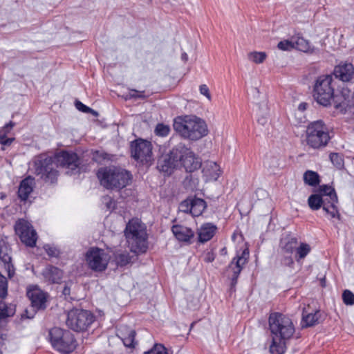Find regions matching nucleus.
I'll return each instance as SVG.
<instances>
[{"label": "nucleus", "instance_id": "nucleus-1", "mask_svg": "<svg viewBox=\"0 0 354 354\" xmlns=\"http://www.w3.org/2000/svg\"><path fill=\"white\" fill-rule=\"evenodd\" d=\"M80 159L76 153L63 151L55 156L40 154L33 160L34 173L46 183L54 184L57 180L59 166L74 175L80 172Z\"/></svg>", "mask_w": 354, "mask_h": 354}, {"label": "nucleus", "instance_id": "nucleus-2", "mask_svg": "<svg viewBox=\"0 0 354 354\" xmlns=\"http://www.w3.org/2000/svg\"><path fill=\"white\" fill-rule=\"evenodd\" d=\"M173 127L182 138L192 141L198 140L208 133L205 122L196 115H185L175 118Z\"/></svg>", "mask_w": 354, "mask_h": 354}, {"label": "nucleus", "instance_id": "nucleus-3", "mask_svg": "<svg viewBox=\"0 0 354 354\" xmlns=\"http://www.w3.org/2000/svg\"><path fill=\"white\" fill-rule=\"evenodd\" d=\"M101 185L107 189L120 190L125 187L131 180V173L115 167H101L97 172Z\"/></svg>", "mask_w": 354, "mask_h": 354}, {"label": "nucleus", "instance_id": "nucleus-4", "mask_svg": "<svg viewBox=\"0 0 354 354\" xmlns=\"http://www.w3.org/2000/svg\"><path fill=\"white\" fill-rule=\"evenodd\" d=\"M124 235L132 252L145 253L147 250V234L146 227L138 218L129 220L124 230Z\"/></svg>", "mask_w": 354, "mask_h": 354}, {"label": "nucleus", "instance_id": "nucleus-5", "mask_svg": "<svg viewBox=\"0 0 354 354\" xmlns=\"http://www.w3.org/2000/svg\"><path fill=\"white\" fill-rule=\"evenodd\" d=\"M328 129L321 120L310 122L306 129V145L313 149L325 148L330 140Z\"/></svg>", "mask_w": 354, "mask_h": 354}, {"label": "nucleus", "instance_id": "nucleus-6", "mask_svg": "<svg viewBox=\"0 0 354 354\" xmlns=\"http://www.w3.org/2000/svg\"><path fill=\"white\" fill-rule=\"evenodd\" d=\"M332 83L333 77L330 75H322L317 79L313 88V97L320 105L327 106L333 100L335 107V101L339 102L338 95L334 93Z\"/></svg>", "mask_w": 354, "mask_h": 354}, {"label": "nucleus", "instance_id": "nucleus-7", "mask_svg": "<svg viewBox=\"0 0 354 354\" xmlns=\"http://www.w3.org/2000/svg\"><path fill=\"white\" fill-rule=\"evenodd\" d=\"M269 328L272 337L290 339L295 332L292 319L280 313L270 315L268 319Z\"/></svg>", "mask_w": 354, "mask_h": 354}, {"label": "nucleus", "instance_id": "nucleus-8", "mask_svg": "<svg viewBox=\"0 0 354 354\" xmlns=\"http://www.w3.org/2000/svg\"><path fill=\"white\" fill-rule=\"evenodd\" d=\"M49 339L52 346L60 353L69 354L76 348L74 335L67 330L58 327L51 328L49 330Z\"/></svg>", "mask_w": 354, "mask_h": 354}, {"label": "nucleus", "instance_id": "nucleus-9", "mask_svg": "<svg viewBox=\"0 0 354 354\" xmlns=\"http://www.w3.org/2000/svg\"><path fill=\"white\" fill-rule=\"evenodd\" d=\"M95 321L94 315L89 310L73 308L67 314L66 324L71 330L76 332H83Z\"/></svg>", "mask_w": 354, "mask_h": 354}, {"label": "nucleus", "instance_id": "nucleus-10", "mask_svg": "<svg viewBox=\"0 0 354 354\" xmlns=\"http://www.w3.org/2000/svg\"><path fill=\"white\" fill-rule=\"evenodd\" d=\"M178 169L192 173L201 167V158L182 142L178 143Z\"/></svg>", "mask_w": 354, "mask_h": 354}, {"label": "nucleus", "instance_id": "nucleus-11", "mask_svg": "<svg viewBox=\"0 0 354 354\" xmlns=\"http://www.w3.org/2000/svg\"><path fill=\"white\" fill-rule=\"evenodd\" d=\"M110 257L103 249L91 248L86 254L88 267L95 272H103L107 268Z\"/></svg>", "mask_w": 354, "mask_h": 354}, {"label": "nucleus", "instance_id": "nucleus-12", "mask_svg": "<svg viewBox=\"0 0 354 354\" xmlns=\"http://www.w3.org/2000/svg\"><path fill=\"white\" fill-rule=\"evenodd\" d=\"M178 144L167 153L162 154L158 159L157 169L165 176H170L178 169Z\"/></svg>", "mask_w": 354, "mask_h": 354}, {"label": "nucleus", "instance_id": "nucleus-13", "mask_svg": "<svg viewBox=\"0 0 354 354\" xmlns=\"http://www.w3.org/2000/svg\"><path fill=\"white\" fill-rule=\"evenodd\" d=\"M131 157L142 163H148L152 159V144L146 140L138 138L130 145Z\"/></svg>", "mask_w": 354, "mask_h": 354}, {"label": "nucleus", "instance_id": "nucleus-14", "mask_svg": "<svg viewBox=\"0 0 354 354\" xmlns=\"http://www.w3.org/2000/svg\"><path fill=\"white\" fill-rule=\"evenodd\" d=\"M15 233L19 236L21 241L28 247L36 245L37 235L32 225L25 219H19L15 225Z\"/></svg>", "mask_w": 354, "mask_h": 354}, {"label": "nucleus", "instance_id": "nucleus-15", "mask_svg": "<svg viewBox=\"0 0 354 354\" xmlns=\"http://www.w3.org/2000/svg\"><path fill=\"white\" fill-rule=\"evenodd\" d=\"M249 250L244 249L241 254L237 253L228 265L227 269L232 272L231 286L234 287L238 281V278L243 266L248 263L249 259Z\"/></svg>", "mask_w": 354, "mask_h": 354}, {"label": "nucleus", "instance_id": "nucleus-16", "mask_svg": "<svg viewBox=\"0 0 354 354\" xmlns=\"http://www.w3.org/2000/svg\"><path fill=\"white\" fill-rule=\"evenodd\" d=\"M26 295L31 302V307L35 311L44 310L46 308L48 294L41 290L38 286L28 287Z\"/></svg>", "mask_w": 354, "mask_h": 354}, {"label": "nucleus", "instance_id": "nucleus-17", "mask_svg": "<svg viewBox=\"0 0 354 354\" xmlns=\"http://www.w3.org/2000/svg\"><path fill=\"white\" fill-rule=\"evenodd\" d=\"M11 252L12 249L6 240L1 239L0 240V263L3 264L10 279L15 274V268L12 263Z\"/></svg>", "mask_w": 354, "mask_h": 354}, {"label": "nucleus", "instance_id": "nucleus-18", "mask_svg": "<svg viewBox=\"0 0 354 354\" xmlns=\"http://www.w3.org/2000/svg\"><path fill=\"white\" fill-rule=\"evenodd\" d=\"M333 74L342 82L351 83L354 80V66L349 62H341L335 67Z\"/></svg>", "mask_w": 354, "mask_h": 354}, {"label": "nucleus", "instance_id": "nucleus-19", "mask_svg": "<svg viewBox=\"0 0 354 354\" xmlns=\"http://www.w3.org/2000/svg\"><path fill=\"white\" fill-rule=\"evenodd\" d=\"M41 274L48 283H59L63 277V272L61 269L52 265H48L42 270Z\"/></svg>", "mask_w": 354, "mask_h": 354}, {"label": "nucleus", "instance_id": "nucleus-20", "mask_svg": "<svg viewBox=\"0 0 354 354\" xmlns=\"http://www.w3.org/2000/svg\"><path fill=\"white\" fill-rule=\"evenodd\" d=\"M171 232L175 238L180 242L189 243L194 236V231L183 225H174L171 227Z\"/></svg>", "mask_w": 354, "mask_h": 354}, {"label": "nucleus", "instance_id": "nucleus-21", "mask_svg": "<svg viewBox=\"0 0 354 354\" xmlns=\"http://www.w3.org/2000/svg\"><path fill=\"white\" fill-rule=\"evenodd\" d=\"M217 230V227L216 225L212 223H205L203 224L198 229V241L201 243H204L205 242L211 240L216 232Z\"/></svg>", "mask_w": 354, "mask_h": 354}, {"label": "nucleus", "instance_id": "nucleus-22", "mask_svg": "<svg viewBox=\"0 0 354 354\" xmlns=\"http://www.w3.org/2000/svg\"><path fill=\"white\" fill-rule=\"evenodd\" d=\"M298 244V239L296 236L287 234L280 239L279 250L286 253L294 254Z\"/></svg>", "mask_w": 354, "mask_h": 354}, {"label": "nucleus", "instance_id": "nucleus-23", "mask_svg": "<svg viewBox=\"0 0 354 354\" xmlns=\"http://www.w3.org/2000/svg\"><path fill=\"white\" fill-rule=\"evenodd\" d=\"M337 197H336V200L333 198V197L330 198L323 197V204H322V207L326 214L329 215L331 218L340 219V214L337 206Z\"/></svg>", "mask_w": 354, "mask_h": 354}, {"label": "nucleus", "instance_id": "nucleus-24", "mask_svg": "<svg viewBox=\"0 0 354 354\" xmlns=\"http://www.w3.org/2000/svg\"><path fill=\"white\" fill-rule=\"evenodd\" d=\"M33 190V178L30 177L26 178L20 183L18 189V197L21 201H26L30 194Z\"/></svg>", "mask_w": 354, "mask_h": 354}, {"label": "nucleus", "instance_id": "nucleus-25", "mask_svg": "<svg viewBox=\"0 0 354 354\" xmlns=\"http://www.w3.org/2000/svg\"><path fill=\"white\" fill-rule=\"evenodd\" d=\"M320 317V310H315L314 313L308 314H305L304 312L301 319V326L305 328L313 326L319 324Z\"/></svg>", "mask_w": 354, "mask_h": 354}, {"label": "nucleus", "instance_id": "nucleus-26", "mask_svg": "<svg viewBox=\"0 0 354 354\" xmlns=\"http://www.w3.org/2000/svg\"><path fill=\"white\" fill-rule=\"evenodd\" d=\"M191 209L193 216H198L202 214L207 207L206 202L200 198H191Z\"/></svg>", "mask_w": 354, "mask_h": 354}, {"label": "nucleus", "instance_id": "nucleus-27", "mask_svg": "<svg viewBox=\"0 0 354 354\" xmlns=\"http://www.w3.org/2000/svg\"><path fill=\"white\" fill-rule=\"evenodd\" d=\"M288 339H282L279 337H272V343L270 346V352L271 354H284L286 351V342Z\"/></svg>", "mask_w": 354, "mask_h": 354}, {"label": "nucleus", "instance_id": "nucleus-28", "mask_svg": "<svg viewBox=\"0 0 354 354\" xmlns=\"http://www.w3.org/2000/svg\"><path fill=\"white\" fill-rule=\"evenodd\" d=\"M311 251V247L306 243H300L297 245L295 258L297 262L304 259Z\"/></svg>", "mask_w": 354, "mask_h": 354}, {"label": "nucleus", "instance_id": "nucleus-29", "mask_svg": "<svg viewBox=\"0 0 354 354\" xmlns=\"http://www.w3.org/2000/svg\"><path fill=\"white\" fill-rule=\"evenodd\" d=\"M278 259L283 266L293 268L295 261L292 253H286L278 250Z\"/></svg>", "mask_w": 354, "mask_h": 354}, {"label": "nucleus", "instance_id": "nucleus-30", "mask_svg": "<svg viewBox=\"0 0 354 354\" xmlns=\"http://www.w3.org/2000/svg\"><path fill=\"white\" fill-rule=\"evenodd\" d=\"M92 156L93 160L100 164L112 160L113 157V155L103 150H96L92 153Z\"/></svg>", "mask_w": 354, "mask_h": 354}, {"label": "nucleus", "instance_id": "nucleus-31", "mask_svg": "<svg viewBox=\"0 0 354 354\" xmlns=\"http://www.w3.org/2000/svg\"><path fill=\"white\" fill-rule=\"evenodd\" d=\"M304 180L306 184L316 186L319 183V176L315 171L308 170L304 174Z\"/></svg>", "mask_w": 354, "mask_h": 354}, {"label": "nucleus", "instance_id": "nucleus-32", "mask_svg": "<svg viewBox=\"0 0 354 354\" xmlns=\"http://www.w3.org/2000/svg\"><path fill=\"white\" fill-rule=\"evenodd\" d=\"M308 203L312 210H318L323 204V196L318 194H311L308 198Z\"/></svg>", "mask_w": 354, "mask_h": 354}, {"label": "nucleus", "instance_id": "nucleus-33", "mask_svg": "<svg viewBox=\"0 0 354 354\" xmlns=\"http://www.w3.org/2000/svg\"><path fill=\"white\" fill-rule=\"evenodd\" d=\"M296 45L298 49L304 53H313L315 52L314 46H311L309 41L303 37H299L296 41Z\"/></svg>", "mask_w": 354, "mask_h": 354}, {"label": "nucleus", "instance_id": "nucleus-34", "mask_svg": "<svg viewBox=\"0 0 354 354\" xmlns=\"http://www.w3.org/2000/svg\"><path fill=\"white\" fill-rule=\"evenodd\" d=\"M209 167L212 169V172H209V169L205 168L203 169V173L210 179V180H217L218 178L221 175V171L219 169V166L214 162H211L209 165Z\"/></svg>", "mask_w": 354, "mask_h": 354}, {"label": "nucleus", "instance_id": "nucleus-35", "mask_svg": "<svg viewBox=\"0 0 354 354\" xmlns=\"http://www.w3.org/2000/svg\"><path fill=\"white\" fill-rule=\"evenodd\" d=\"M319 193L318 194L324 198H330L333 197V198L336 200V197H337L335 189L328 185H320L319 187Z\"/></svg>", "mask_w": 354, "mask_h": 354}, {"label": "nucleus", "instance_id": "nucleus-36", "mask_svg": "<svg viewBox=\"0 0 354 354\" xmlns=\"http://www.w3.org/2000/svg\"><path fill=\"white\" fill-rule=\"evenodd\" d=\"M131 260V257L128 252H122L115 254V261L118 266L124 267L128 265Z\"/></svg>", "mask_w": 354, "mask_h": 354}, {"label": "nucleus", "instance_id": "nucleus-37", "mask_svg": "<svg viewBox=\"0 0 354 354\" xmlns=\"http://www.w3.org/2000/svg\"><path fill=\"white\" fill-rule=\"evenodd\" d=\"M329 158L333 165L338 169H341L344 167V158L339 153H331Z\"/></svg>", "mask_w": 354, "mask_h": 354}, {"label": "nucleus", "instance_id": "nucleus-38", "mask_svg": "<svg viewBox=\"0 0 354 354\" xmlns=\"http://www.w3.org/2000/svg\"><path fill=\"white\" fill-rule=\"evenodd\" d=\"M264 164L273 173L280 167L279 160L274 156L268 158Z\"/></svg>", "mask_w": 354, "mask_h": 354}, {"label": "nucleus", "instance_id": "nucleus-39", "mask_svg": "<svg viewBox=\"0 0 354 354\" xmlns=\"http://www.w3.org/2000/svg\"><path fill=\"white\" fill-rule=\"evenodd\" d=\"M250 60L256 64H261L264 62L266 58V54L264 52H252L248 55Z\"/></svg>", "mask_w": 354, "mask_h": 354}, {"label": "nucleus", "instance_id": "nucleus-40", "mask_svg": "<svg viewBox=\"0 0 354 354\" xmlns=\"http://www.w3.org/2000/svg\"><path fill=\"white\" fill-rule=\"evenodd\" d=\"M143 354H168L167 348L161 344H155L153 346Z\"/></svg>", "mask_w": 354, "mask_h": 354}, {"label": "nucleus", "instance_id": "nucleus-41", "mask_svg": "<svg viewBox=\"0 0 354 354\" xmlns=\"http://www.w3.org/2000/svg\"><path fill=\"white\" fill-rule=\"evenodd\" d=\"M170 131V128L168 125L162 123H159L156 125L155 133L157 136L165 137L168 136Z\"/></svg>", "mask_w": 354, "mask_h": 354}, {"label": "nucleus", "instance_id": "nucleus-42", "mask_svg": "<svg viewBox=\"0 0 354 354\" xmlns=\"http://www.w3.org/2000/svg\"><path fill=\"white\" fill-rule=\"evenodd\" d=\"M14 312L8 308L7 304L5 302H0V319L7 318L12 316Z\"/></svg>", "mask_w": 354, "mask_h": 354}, {"label": "nucleus", "instance_id": "nucleus-43", "mask_svg": "<svg viewBox=\"0 0 354 354\" xmlns=\"http://www.w3.org/2000/svg\"><path fill=\"white\" fill-rule=\"evenodd\" d=\"M8 295V281L5 277H0V298L5 299Z\"/></svg>", "mask_w": 354, "mask_h": 354}, {"label": "nucleus", "instance_id": "nucleus-44", "mask_svg": "<svg viewBox=\"0 0 354 354\" xmlns=\"http://www.w3.org/2000/svg\"><path fill=\"white\" fill-rule=\"evenodd\" d=\"M342 299L346 305H353L354 294L349 290H345L342 293Z\"/></svg>", "mask_w": 354, "mask_h": 354}, {"label": "nucleus", "instance_id": "nucleus-45", "mask_svg": "<svg viewBox=\"0 0 354 354\" xmlns=\"http://www.w3.org/2000/svg\"><path fill=\"white\" fill-rule=\"evenodd\" d=\"M135 335L136 332L134 330H131L128 334V336L122 339L124 345L126 347H134Z\"/></svg>", "mask_w": 354, "mask_h": 354}, {"label": "nucleus", "instance_id": "nucleus-46", "mask_svg": "<svg viewBox=\"0 0 354 354\" xmlns=\"http://www.w3.org/2000/svg\"><path fill=\"white\" fill-rule=\"evenodd\" d=\"M191 198H188L184 201H183L179 205V209L181 212L185 213H189L192 214L191 209Z\"/></svg>", "mask_w": 354, "mask_h": 354}, {"label": "nucleus", "instance_id": "nucleus-47", "mask_svg": "<svg viewBox=\"0 0 354 354\" xmlns=\"http://www.w3.org/2000/svg\"><path fill=\"white\" fill-rule=\"evenodd\" d=\"M277 47L281 50H290L294 48L295 44L289 40H283L278 43Z\"/></svg>", "mask_w": 354, "mask_h": 354}, {"label": "nucleus", "instance_id": "nucleus-48", "mask_svg": "<svg viewBox=\"0 0 354 354\" xmlns=\"http://www.w3.org/2000/svg\"><path fill=\"white\" fill-rule=\"evenodd\" d=\"M44 248L47 254L51 257H57L59 255V250L54 246L45 245Z\"/></svg>", "mask_w": 354, "mask_h": 354}, {"label": "nucleus", "instance_id": "nucleus-49", "mask_svg": "<svg viewBox=\"0 0 354 354\" xmlns=\"http://www.w3.org/2000/svg\"><path fill=\"white\" fill-rule=\"evenodd\" d=\"M129 96L131 98H133V99L145 100V99L147 98L149 95H145V92L144 91H139L136 89H132L130 91Z\"/></svg>", "mask_w": 354, "mask_h": 354}, {"label": "nucleus", "instance_id": "nucleus-50", "mask_svg": "<svg viewBox=\"0 0 354 354\" xmlns=\"http://www.w3.org/2000/svg\"><path fill=\"white\" fill-rule=\"evenodd\" d=\"M15 123L10 121L6 124L1 129H0V136H7L11 129L15 127Z\"/></svg>", "mask_w": 354, "mask_h": 354}, {"label": "nucleus", "instance_id": "nucleus-51", "mask_svg": "<svg viewBox=\"0 0 354 354\" xmlns=\"http://www.w3.org/2000/svg\"><path fill=\"white\" fill-rule=\"evenodd\" d=\"M75 106L77 110L80 111H82L83 113H91L93 111V109H91L90 107L86 106L82 102H81L79 100H76L75 102Z\"/></svg>", "mask_w": 354, "mask_h": 354}, {"label": "nucleus", "instance_id": "nucleus-52", "mask_svg": "<svg viewBox=\"0 0 354 354\" xmlns=\"http://www.w3.org/2000/svg\"><path fill=\"white\" fill-rule=\"evenodd\" d=\"M14 140V138H8L7 136H0V145L2 146H10Z\"/></svg>", "mask_w": 354, "mask_h": 354}, {"label": "nucleus", "instance_id": "nucleus-53", "mask_svg": "<svg viewBox=\"0 0 354 354\" xmlns=\"http://www.w3.org/2000/svg\"><path fill=\"white\" fill-rule=\"evenodd\" d=\"M200 92L202 95L206 96L207 98H210V94L209 91V88L205 84H202L200 86Z\"/></svg>", "mask_w": 354, "mask_h": 354}, {"label": "nucleus", "instance_id": "nucleus-54", "mask_svg": "<svg viewBox=\"0 0 354 354\" xmlns=\"http://www.w3.org/2000/svg\"><path fill=\"white\" fill-rule=\"evenodd\" d=\"M215 259V254L212 252H208L206 253L204 261L207 263H211Z\"/></svg>", "mask_w": 354, "mask_h": 354}, {"label": "nucleus", "instance_id": "nucleus-55", "mask_svg": "<svg viewBox=\"0 0 354 354\" xmlns=\"http://www.w3.org/2000/svg\"><path fill=\"white\" fill-rule=\"evenodd\" d=\"M308 106V103H306V102H301L298 106V110L301 111V112H303L305 110H306Z\"/></svg>", "mask_w": 354, "mask_h": 354}, {"label": "nucleus", "instance_id": "nucleus-56", "mask_svg": "<svg viewBox=\"0 0 354 354\" xmlns=\"http://www.w3.org/2000/svg\"><path fill=\"white\" fill-rule=\"evenodd\" d=\"M63 295L65 296L69 295L71 293V289L68 286H65L63 290H62Z\"/></svg>", "mask_w": 354, "mask_h": 354}, {"label": "nucleus", "instance_id": "nucleus-57", "mask_svg": "<svg viewBox=\"0 0 354 354\" xmlns=\"http://www.w3.org/2000/svg\"><path fill=\"white\" fill-rule=\"evenodd\" d=\"M320 284L322 287H325L326 286V279L325 277L322 278L321 280H320Z\"/></svg>", "mask_w": 354, "mask_h": 354}, {"label": "nucleus", "instance_id": "nucleus-58", "mask_svg": "<svg viewBox=\"0 0 354 354\" xmlns=\"http://www.w3.org/2000/svg\"><path fill=\"white\" fill-rule=\"evenodd\" d=\"M5 339H6V338L3 337V335H0V346L3 344V342H4Z\"/></svg>", "mask_w": 354, "mask_h": 354}, {"label": "nucleus", "instance_id": "nucleus-59", "mask_svg": "<svg viewBox=\"0 0 354 354\" xmlns=\"http://www.w3.org/2000/svg\"><path fill=\"white\" fill-rule=\"evenodd\" d=\"M182 59H185V60H187V54H186V53H183V54L182 55Z\"/></svg>", "mask_w": 354, "mask_h": 354}, {"label": "nucleus", "instance_id": "nucleus-60", "mask_svg": "<svg viewBox=\"0 0 354 354\" xmlns=\"http://www.w3.org/2000/svg\"><path fill=\"white\" fill-rule=\"evenodd\" d=\"M5 197H6V195H5L4 194H3V193H1V194H0V198L3 199V198H4Z\"/></svg>", "mask_w": 354, "mask_h": 354}, {"label": "nucleus", "instance_id": "nucleus-61", "mask_svg": "<svg viewBox=\"0 0 354 354\" xmlns=\"http://www.w3.org/2000/svg\"><path fill=\"white\" fill-rule=\"evenodd\" d=\"M221 252H222L223 254H226V252H227V251H226V248H223V249L221 250Z\"/></svg>", "mask_w": 354, "mask_h": 354}, {"label": "nucleus", "instance_id": "nucleus-62", "mask_svg": "<svg viewBox=\"0 0 354 354\" xmlns=\"http://www.w3.org/2000/svg\"><path fill=\"white\" fill-rule=\"evenodd\" d=\"M33 317H34V315H31V316H30V315H28V316H27V317H28V318H29V319H30V318H33Z\"/></svg>", "mask_w": 354, "mask_h": 354}, {"label": "nucleus", "instance_id": "nucleus-63", "mask_svg": "<svg viewBox=\"0 0 354 354\" xmlns=\"http://www.w3.org/2000/svg\"><path fill=\"white\" fill-rule=\"evenodd\" d=\"M0 277H4L1 273L0 272Z\"/></svg>", "mask_w": 354, "mask_h": 354}]
</instances>
